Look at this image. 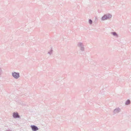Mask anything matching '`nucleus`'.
<instances>
[{"instance_id":"obj_2","label":"nucleus","mask_w":131,"mask_h":131,"mask_svg":"<svg viewBox=\"0 0 131 131\" xmlns=\"http://www.w3.org/2000/svg\"><path fill=\"white\" fill-rule=\"evenodd\" d=\"M12 75L13 77L15 79H17L20 77L19 73L18 72H13L12 73Z\"/></svg>"},{"instance_id":"obj_3","label":"nucleus","mask_w":131,"mask_h":131,"mask_svg":"<svg viewBox=\"0 0 131 131\" xmlns=\"http://www.w3.org/2000/svg\"><path fill=\"white\" fill-rule=\"evenodd\" d=\"M30 127L33 131H37L39 129L36 126L34 125H31Z\"/></svg>"},{"instance_id":"obj_10","label":"nucleus","mask_w":131,"mask_h":131,"mask_svg":"<svg viewBox=\"0 0 131 131\" xmlns=\"http://www.w3.org/2000/svg\"><path fill=\"white\" fill-rule=\"evenodd\" d=\"M89 22L90 24H91L92 23V21L90 19L89 20Z\"/></svg>"},{"instance_id":"obj_8","label":"nucleus","mask_w":131,"mask_h":131,"mask_svg":"<svg viewBox=\"0 0 131 131\" xmlns=\"http://www.w3.org/2000/svg\"><path fill=\"white\" fill-rule=\"evenodd\" d=\"M130 101L129 100H128L125 102V104L126 105H128L130 103Z\"/></svg>"},{"instance_id":"obj_5","label":"nucleus","mask_w":131,"mask_h":131,"mask_svg":"<svg viewBox=\"0 0 131 131\" xmlns=\"http://www.w3.org/2000/svg\"><path fill=\"white\" fill-rule=\"evenodd\" d=\"M78 46L80 48V50L82 51H83L84 50V48L83 44L81 42H80L78 43Z\"/></svg>"},{"instance_id":"obj_7","label":"nucleus","mask_w":131,"mask_h":131,"mask_svg":"<svg viewBox=\"0 0 131 131\" xmlns=\"http://www.w3.org/2000/svg\"><path fill=\"white\" fill-rule=\"evenodd\" d=\"M111 34L114 36L116 37H118V34L115 32H111Z\"/></svg>"},{"instance_id":"obj_6","label":"nucleus","mask_w":131,"mask_h":131,"mask_svg":"<svg viewBox=\"0 0 131 131\" xmlns=\"http://www.w3.org/2000/svg\"><path fill=\"white\" fill-rule=\"evenodd\" d=\"M13 116L14 118H15L20 117V116L17 113H13Z\"/></svg>"},{"instance_id":"obj_4","label":"nucleus","mask_w":131,"mask_h":131,"mask_svg":"<svg viewBox=\"0 0 131 131\" xmlns=\"http://www.w3.org/2000/svg\"><path fill=\"white\" fill-rule=\"evenodd\" d=\"M121 111V109L119 107L115 109L113 111L114 114H115L119 113Z\"/></svg>"},{"instance_id":"obj_12","label":"nucleus","mask_w":131,"mask_h":131,"mask_svg":"<svg viewBox=\"0 0 131 131\" xmlns=\"http://www.w3.org/2000/svg\"><path fill=\"white\" fill-rule=\"evenodd\" d=\"M5 131H12L10 129H8V130H6Z\"/></svg>"},{"instance_id":"obj_9","label":"nucleus","mask_w":131,"mask_h":131,"mask_svg":"<svg viewBox=\"0 0 131 131\" xmlns=\"http://www.w3.org/2000/svg\"><path fill=\"white\" fill-rule=\"evenodd\" d=\"M53 50L52 49H51L49 50L48 52V54H49L50 55L52 54L53 52Z\"/></svg>"},{"instance_id":"obj_1","label":"nucleus","mask_w":131,"mask_h":131,"mask_svg":"<svg viewBox=\"0 0 131 131\" xmlns=\"http://www.w3.org/2000/svg\"><path fill=\"white\" fill-rule=\"evenodd\" d=\"M112 17V15L108 13L104 14L101 18V19L102 20L110 19Z\"/></svg>"},{"instance_id":"obj_11","label":"nucleus","mask_w":131,"mask_h":131,"mask_svg":"<svg viewBox=\"0 0 131 131\" xmlns=\"http://www.w3.org/2000/svg\"><path fill=\"white\" fill-rule=\"evenodd\" d=\"M2 72V70L0 68V75H1V73Z\"/></svg>"}]
</instances>
